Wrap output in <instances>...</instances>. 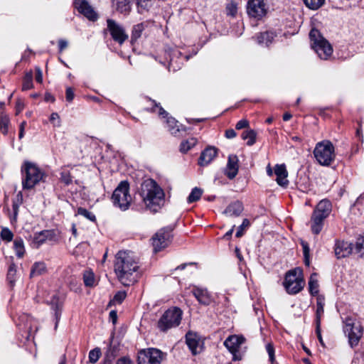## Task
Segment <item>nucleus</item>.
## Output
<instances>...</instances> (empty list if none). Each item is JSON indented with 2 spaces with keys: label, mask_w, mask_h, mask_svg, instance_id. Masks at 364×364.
<instances>
[{
  "label": "nucleus",
  "mask_w": 364,
  "mask_h": 364,
  "mask_svg": "<svg viewBox=\"0 0 364 364\" xmlns=\"http://www.w3.org/2000/svg\"><path fill=\"white\" fill-rule=\"evenodd\" d=\"M74 4L77 10L89 20L94 21L97 19V14L85 0H75Z\"/></svg>",
  "instance_id": "nucleus-16"
},
{
  "label": "nucleus",
  "mask_w": 364,
  "mask_h": 364,
  "mask_svg": "<svg viewBox=\"0 0 364 364\" xmlns=\"http://www.w3.org/2000/svg\"><path fill=\"white\" fill-rule=\"evenodd\" d=\"M139 195L146 209L156 213L165 203L163 189L153 179L148 178L142 182Z\"/></svg>",
  "instance_id": "nucleus-2"
},
{
  "label": "nucleus",
  "mask_w": 364,
  "mask_h": 364,
  "mask_svg": "<svg viewBox=\"0 0 364 364\" xmlns=\"http://www.w3.org/2000/svg\"><path fill=\"white\" fill-rule=\"evenodd\" d=\"M249 126V122L247 119H241L235 125L237 129L247 128Z\"/></svg>",
  "instance_id": "nucleus-54"
},
{
  "label": "nucleus",
  "mask_w": 364,
  "mask_h": 364,
  "mask_svg": "<svg viewBox=\"0 0 364 364\" xmlns=\"http://www.w3.org/2000/svg\"><path fill=\"white\" fill-rule=\"evenodd\" d=\"M352 244L346 241H338L335 245V255L338 259L343 258L351 254Z\"/></svg>",
  "instance_id": "nucleus-17"
},
{
  "label": "nucleus",
  "mask_w": 364,
  "mask_h": 364,
  "mask_svg": "<svg viewBox=\"0 0 364 364\" xmlns=\"http://www.w3.org/2000/svg\"><path fill=\"white\" fill-rule=\"evenodd\" d=\"M267 11L266 0H248L247 13L249 16L259 20L266 16Z\"/></svg>",
  "instance_id": "nucleus-11"
},
{
  "label": "nucleus",
  "mask_w": 364,
  "mask_h": 364,
  "mask_svg": "<svg viewBox=\"0 0 364 364\" xmlns=\"http://www.w3.org/2000/svg\"><path fill=\"white\" fill-rule=\"evenodd\" d=\"M173 228L166 227L159 230L152 237V245L155 252L166 247L171 238Z\"/></svg>",
  "instance_id": "nucleus-12"
},
{
  "label": "nucleus",
  "mask_w": 364,
  "mask_h": 364,
  "mask_svg": "<svg viewBox=\"0 0 364 364\" xmlns=\"http://www.w3.org/2000/svg\"><path fill=\"white\" fill-rule=\"evenodd\" d=\"M276 35L273 32L267 31L261 33L257 36V42L259 44L269 46L272 42Z\"/></svg>",
  "instance_id": "nucleus-28"
},
{
  "label": "nucleus",
  "mask_w": 364,
  "mask_h": 364,
  "mask_svg": "<svg viewBox=\"0 0 364 364\" xmlns=\"http://www.w3.org/2000/svg\"><path fill=\"white\" fill-rule=\"evenodd\" d=\"M202 190L198 188H194L187 198L188 203H192L198 200L202 196Z\"/></svg>",
  "instance_id": "nucleus-40"
},
{
  "label": "nucleus",
  "mask_w": 364,
  "mask_h": 364,
  "mask_svg": "<svg viewBox=\"0 0 364 364\" xmlns=\"http://www.w3.org/2000/svg\"><path fill=\"white\" fill-rule=\"evenodd\" d=\"M24 108L23 102L21 100H18L16 104V114H18Z\"/></svg>",
  "instance_id": "nucleus-59"
},
{
  "label": "nucleus",
  "mask_w": 364,
  "mask_h": 364,
  "mask_svg": "<svg viewBox=\"0 0 364 364\" xmlns=\"http://www.w3.org/2000/svg\"><path fill=\"white\" fill-rule=\"evenodd\" d=\"M283 284L288 294H296L301 291L305 285L301 269H294L287 272Z\"/></svg>",
  "instance_id": "nucleus-7"
},
{
  "label": "nucleus",
  "mask_w": 364,
  "mask_h": 364,
  "mask_svg": "<svg viewBox=\"0 0 364 364\" xmlns=\"http://www.w3.org/2000/svg\"><path fill=\"white\" fill-rule=\"evenodd\" d=\"M9 124V117L4 114L2 111L0 112V130L2 134H6L8 132V126Z\"/></svg>",
  "instance_id": "nucleus-36"
},
{
  "label": "nucleus",
  "mask_w": 364,
  "mask_h": 364,
  "mask_svg": "<svg viewBox=\"0 0 364 364\" xmlns=\"http://www.w3.org/2000/svg\"><path fill=\"white\" fill-rule=\"evenodd\" d=\"M83 282L86 287H93L95 284L94 273L91 270H86L83 273Z\"/></svg>",
  "instance_id": "nucleus-35"
},
{
  "label": "nucleus",
  "mask_w": 364,
  "mask_h": 364,
  "mask_svg": "<svg viewBox=\"0 0 364 364\" xmlns=\"http://www.w3.org/2000/svg\"><path fill=\"white\" fill-rule=\"evenodd\" d=\"M235 252L236 256L239 259V260L242 261L243 259V257L240 253L239 248L236 247Z\"/></svg>",
  "instance_id": "nucleus-64"
},
{
  "label": "nucleus",
  "mask_w": 364,
  "mask_h": 364,
  "mask_svg": "<svg viewBox=\"0 0 364 364\" xmlns=\"http://www.w3.org/2000/svg\"><path fill=\"white\" fill-rule=\"evenodd\" d=\"M131 1L132 0H112V4L117 11L127 15L131 10Z\"/></svg>",
  "instance_id": "nucleus-27"
},
{
  "label": "nucleus",
  "mask_w": 364,
  "mask_h": 364,
  "mask_svg": "<svg viewBox=\"0 0 364 364\" xmlns=\"http://www.w3.org/2000/svg\"><path fill=\"white\" fill-rule=\"evenodd\" d=\"M266 349L269 354L270 360L273 362L274 360V350L273 346L271 343H268L266 346Z\"/></svg>",
  "instance_id": "nucleus-52"
},
{
  "label": "nucleus",
  "mask_w": 364,
  "mask_h": 364,
  "mask_svg": "<svg viewBox=\"0 0 364 364\" xmlns=\"http://www.w3.org/2000/svg\"><path fill=\"white\" fill-rule=\"evenodd\" d=\"M274 173L277 176L276 181L280 186L287 187L289 184L287 180L288 172L284 164H277L274 168Z\"/></svg>",
  "instance_id": "nucleus-19"
},
{
  "label": "nucleus",
  "mask_w": 364,
  "mask_h": 364,
  "mask_svg": "<svg viewBox=\"0 0 364 364\" xmlns=\"http://www.w3.org/2000/svg\"><path fill=\"white\" fill-rule=\"evenodd\" d=\"M142 29H143V26L141 24H137L136 26H134V28H133V36H134L135 38H138L141 35V33L142 31Z\"/></svg>",
  "instance_id": "nucleus-53"
},
{
  "label": "nucleus",
  "mask_w": 364,
  "mask_h": 364,
  "mask_svg": "<svg viewBox=\"0 0 364 364\" xmlns=\"http://www.w3.org/2000/svg\"><path fill=\"white\" fill-rule=\"evenodd\" d=\"M14 247L16 255L18 258H22L25 254L23 241L21 238H16L14 242Z\"/></svg>",
  "instance_id": "nucleus-33"
},
{
  "label": "nucleus",
  "mask_w": 364,
  "mask_h": 364,
  "mask_svg": "<svg viewBox=\"0 0 364 364\" xmlns=\"http://www.w3.org/2000/svg\"><path fill=\"white\" fill-rule=\"evenodd\" d=\"M137 259L130 251H119L116 255L114 272L124 286H130L137 280L139 271Z\"/></svg>",
  "instance_id": "nucleus-1"
},
{
  "label": "nucleus",
  "mask_w": 364,
  "mask_h": 364,
  "mask_svg": "<svg viewBox=\"0 0 364 364\" xmlns=\"http://www.w3.org/2000/svg\"><path fill=\"white\" fill-rule=\"evenodd\" d=\"M311 46L318 57L327 60L333 53L331 44L321 35L318 30L312 28L309 33Z\"/></svg>",
  "instance_id": "nucleus-5"
},
{
  "label": "nucleus",
  "mask_w": 364,
  "mask_h": 364,
  "mask_svg": "<svg viewBox=\"0 0 364 364\" xmlns=\"http://www.w3.org/2000/svg\"><path fill=\"white\" fill-rule=\"evenodd\" d=\"M217 155V149L214 147L205 149L200 154L198 160L200 166H206L210 164Z\"/></svg>",
  "instance_id": "nucleus-22"
},
{
  "label": "nucleus",
  "mask_w": 364,
  "mask_h": 364,
  "mask_svg": "<svg viewBox=\"0 0 364 364\" xmlns=\"http://www.w3.org/2000/svg\"><path fill=\"white\" fill-rule=\"evenodd\" d=\"M33 87V72L30 71L25 75L23 78L22 89L28 90Z\"/></svg>",
  "instance_id": "nucleus-38"
},
{
  "label": "nucleus",
  "mask_w": 364,
  "mask_h": 364,
  "mask_svg": "<svg viewBox=\"0 0 364 364\" xmlns=\"http://www.w3.org/2000/svg\"><path fill=\"white\" fill-rule=\"evenodd\" d=\"M343 331L348 338L350 346L351 347L356 346L363 333V326L360 323L353 318H346Z\"/></svg>",
  "instance_id": "nucleus-9"
},
{
  "label": "nucleus",
  "mask_w": 364,
  "mask_h": 364,
  "mask_svg": "<svg viewBox=\"0 0 364 364\" xmlns=\"http://www.w3.org/2000/svg\"><path fill=\"white\" fill-rule=\"evenodd\" d=\"M101 355V350L99 348H95L89 353V361L95 364L97 362Z\"/></svg>",
  "instance_id": "nucleus-43"
},
{
  "label": "nucleus",
  "mask_w": 364,
  "mask_h": 364,
  "mask_svg": "<svg viewBox=\"0 0 364 364\" xmlns=\"http://www.w3.org/2000/svg\"><path fill=\"white\" fill-rule=\"evenodd\" d=\"M46 271V266L44 262H37L33 264L31 270V277H36L44 274Z\"/></svg>",
  "instance_id": "nucleus-29"
},
{
  "label": "nucleus",
  "mask_w": 364,
  "mask_h": 364,
  "mask_svg": "<svg viewBox=\"0 0 364 364\" xmlns=\"http://www.w3.org/2000/svg\"><path fill=\"white\" fill-rule=\"evenodd\" d=\"M65 95H66V100L68 102H71L73 100L74 96H75L74 92L71 87H68L66 89Z\"/></svg>",
  "instance_id": "nucleus-57"
},
{
  "label": "nucleus",
  "mask_w": 364,
  "mask_h": 364,
  "mask_svg": "<svg viewBox=\"0 0 364 364\" xmlns=\"http://www.w3.org/2000/svg\"><path fill=\"white\" fill-rule=\"evenodd\" d=\"M244 210L241 202L237 200L230 203L223 211V214L228 217H238Z\"/></svg>",
  "instance_id": "nucleus-23"
},
{
  "label": "nucleus",
  "mask_w": 364,
  "mask_h": 364,
  "mask_svg": "<svg viewBox=\"0 0 364 364\" xmlns=\"http://www.w3.org/2000/svg\"><path fill=\"white\" fill-rule=\"evenodd\" d=\"M193 294L198 302L203 305H209L212 301V296L207 289L202 287H194Z\"/></svg>",
  "instance_id": "nucleus-21"
},
{
  "label": "nucleus",
  "mask_w": 364,
  "mask_h": 364,
  "mask_svg": "<svg viewBox=\"0 0 364 364\" xmlns=\"http://www.w3.org/2000/svg\"><path fill=\"white\" fill-rule=\"evenodd\" d=\"M225 136L228 139H232L236 136V132L234 129H228L225 132Z\"/></svg>",
  "instance_id": "nucleus-61"
},
{
  "label": "nucleus",
  "mask_w": 364,
  "mask_h": 364,
  "mask_svg": "<svg viewBox=\"0 0 364 364\" xmlns=\"http://www.w3.org/2000/svg\"><path fill=\"white\" fill-rule=\"evenodd\" d=\"M163 353L156 348L142 349L138 353V364H161Z\"/></svg>",
  "instance_id": "nucleus-10"
},
{
  "label": "nucleus",
  "mask_w": 364,
  "mask_h": 364,
  "mask_svg": "<svg viewBox=\"0 0 364 364\" xmlns=\"http://www.w3.org/2000/svg\"><path fill=\"white\" fill-rule=\"evenodd\" d=\"M197 143L196 138H190L186 141H183L180 145V151L183 153H186L192 147H193Z\"/></svg>",
  "instance_id": "nucleus-34"
},
{
  "label": "nucleus",
  "mask_w": 364,
  "mask_h": 364,
  "mask_svg": "<svg viewBox=\"0 0 364 364\" xmlns=\"http://www.w3.org/2000/svg\"><path fill=\"white\" fill-rule=\"evenodd\" d=\"M36 80L39 83L43 82V73L39 67L36 68Z\"/></svg>",
  "instance_id": "nucleus-55"
},
{
  "label": "nucleus",
  "mask_w": 364,
  "mask_h": 364,
  "mask_svg": "<svg viewBox=\"0 0 364 364\" xmlns=\"http://www.w3.org/2000/svg\"><path fill=\"white\" fill-rule=\"evenodd\" d=\"M313 153L316 161L321 166H330L336 158L335 147L328 140L318 142Z\"/></svg>",
  "instance_id": "nucleus-4"
},
{
  "label": "nucleus",
  "mask_w": 364,
  "mask_h": 364,
  "mask_svg": "<svg viewBox=\"0 0 364 364\" xmlns=\"http://www.w3.org/2000/svg\"><path fill=\"white\" fill-rule=\"evenodd\" d=\"M50 303H51V305H52V308L55 311V318H56V319L58 321L59 319L60 316V312L59 311L60 305L58 304V296L56 295H54L52 297Z\"/></svg>",
  "instance_id": "nucleus-46"
},
{
  "label": "nucleus",
  "mask_w": 364,
  "mask_h": 364,
  "mask_svg": "<svg viewBox=\"0 0 364 364\" xmlns=\"http://www.w3.org/2000/svg\"><path fill=\"white\" fill-rule=\"evenodd\" d=\"M235 227V225H233V226L232 227V228H231L229 231H228V232H227L223 235V239H224V240H229L231 238V237H232V232H233V231H234Z\"/></svg>",
  "instance_id": "nucleus-62"
},
{
  "label": "nucleus",
  "mask_w": 364,
  "mask_h": 364,
  "mask_svg": "<svg viewBox=\"0 0 364 364\" xmlns=\"http://www.w3.org/2000/svg\"><path fill=\"white\" fill-rule=\"evenodd\" d=\"M16 275V266L14 263H11L9 265L8 273H7V280L9 281L11 286H13L15 283Z\"/></svg>",
  "instance_id": "nucleus-39"
},
{
  "label": "nucleus",
  "mask_w": 364,
  "mask_h": 364,
  "mask_svg": "<svg viewBox=\"0 0 364 364\" xmlns=\"http://www.w3.org/2000/svg\"><path fill=\"white\" fill-rule=\"evenodd\" d=\"M257 133L252 129L246 130L242 134V139L247 140V144L248 146L253 145L256 141Z\"/></svg>",
  "instance_id": "nucleus-32"
},
{
  "label": "nucleus",
  "mask_w": 364,
  "mask_h": 364,
  "mask_svg": "<svg viewBox=\"0 0 364 364\" xmlns=\"http://www.w3.org/2000/svg\"><path fill=\"white\" fill-rule=\"evenodd\" d=\"M126 293L124 291H118L114 296V300L118 303H122L126 298Z\"/></svg>",
  "instance_id": "nucleus-51"
},
{
  "label": "nucleus",
  "mask_w": 364,
  "mask_h": 364,
  "mask_svg": "<svg viewBox=\"0 0 364 364\" xmlns=\"http://www.w3.org/2000/svg\"><path fill=\"white\" fill-rule=\"evenodd\" d=\"M109 316L112 319L113 323H115L117 321V312L114 311H110Z\"/></svg>",
  "instance_id": "nucleus-63"
},
{
  "label": "nucleus",
  "mask_w": 364,
  "mask_h": 364,
  "mask_svg": "<svg viewBox=\"0 0 364 364\" xmlns=\"http://www.w3.org/2000/svg\"><path fill=\"white\" fill-rule=\"evenodd\" d=\"M305 5L312 10L319 9L325 2V0H304Z\"/></svg>",
  "instance_id": "nucleus-42"
},
{
  "label": "nucleus",
  "mask_w": 364,
  "mask_h": 364,
  "mask_svg": "<svg viewBox=\"0 0 364 364\" xmlns=\"http://www.w3.org/2000/svg\"><path fill=\"white\" fill-rule=\"evenodd\" d=\"M151 107H148L147 109L157 112L158 114L162 118L166 119V123L167 124L168 130L172 134H176L179 131V128L177 125L176 119L171 117H168V114L166 112L160 105L157 104L154 100H149Z\"/></svg>",
  "instance_id": "nucleus-14"
},
{
  "label": "nucleus",
  "mask_w": 364,
  "mask_h": 364,
  "mask_svg": "<svg viewBox=\"0 0 364 364\" xmlns=\"http://www.w3.org/2000/svg\"><path fill=\"white\" fill-rule=\"evenodd\" d=\"M77 215H82L92 222L96 220V217L92 212L82 207L77 208Z\"/></svg>",
  "instance_id": "nucleus-41"
},
{
  "label": "nucleus",
  "mask_w": 364,
  "mask_h": 364,
  "mask_svg": "<svg viewBox=\"0 0 364 364\" xmlns=\"http://www.w3.org/2000/svg\"><path fill=\"white\" fill-rule=\"evenodd\" d=\"M50 121L53 124L55 127H59L60 126V117L58 113L53 112L50 117Z\"/></svg>",
  "instance_id": "nucleus-49"
},
{
  "label": "nucleus",
  "mask_w": 364,
  "mask_h": 364,
  "mask_svg": "<svg viewBox=\"0 0 364 364\" xmlns=\"http://www.w3.org/2000/svg\"><path fill=\"white\" fill-rule=\"evenodd\" d=\"M301 245L303 247L304 257H306V256H309L310 249L309 247L308 243L306 242H302Z\"/></svg>",
  "instance_id": "nucleus-58"
},
{
  "label": "nucleus",
  "mask_w": 364,
  "mask_h": 364,
  "mask_svg": "<svg viewBox=\"0 0 364 364\" xmlns=\"http://www.w3.org/2000/svg\"><path fill=\"white\" fill-rule=\"evenodd\" d=\"M116 364H132V360L127 357H122L117 360Z\"/></svg>",
  "instance_id": "nucleus-60"
},
{
  "label": "nucleus",
  "mask_w": 364,
  "mask_h": 364,
  "mask_svg": "<svg viewBox=\"0 0 364 364\" xmlns=\"http://www.w3.org/2000/svg\"><path fill=\"white\" fill-rule=\"evenodd\" d=\"M245 341L242 336L232 335L228 336L224 341V346L234 355V360H237L235 353L239 350L242 344Z\"/></svg>",
  "instance_id": "nucleus-15"
},
{
  "label": "nucleus",
  "mask_w": 364,
  "mask_h": 364,
  "mask_svg": "<svg viewBox=\"0 0 364 364\" xmlns=\"http://www.w3.org/2000/svg\"><path fill=\"white\" fill-rule=\"evenodd\" d=\"M112 200L114 205L120 210L124 211L129 208L132 199L129 194V185L127 181H122L119 183L112 193Z\"/></svg>",
  "instance_id": "nucleus-6"
},
{
  "label": "nucleus",
  "mask_w": 364,
  "mask_h": 364,
  "mask_svg": "<svg viewBox=\"0 0 364 364\" xmlns=\"http://www.w3.org/2000/svg\"><path fill=\"white\" fill-rule=\"evenodd\" d=\"M354 250L360 257H364V234L357 238L354 246Z\"/></svg>",
  "instance_id": "nucleus-37"
},
{
  "label": "nucleus",
  "mask_w": 364,
  "mask_h": 364,
  "mask_svg": "<svg viewBox=\"0 0 364 364\" xmlns=\"http://www.w3.org/2000/svg\"><path fill=\"white\" fill-rule=\"evenodd\" d=\"M324 313V301L321 298L317 299L316 302V323L318 328L320 327L321 318Z\"/></svg>",
  "instance_id": "nucleus-30"
},
{
  "label": "nucleus",
  "mask_w": 364,
  "mask_h": 364,
  "mask_svg": "<svg viewBox=\"0 0 364 364\" xmlns=\"http://www.w3.org/2000/svg\"><path fill=\"white\" fill-rule=\"evenodd\" d=\"M115 355L113 354L112 352H111V349H109L106 355L104 360V364H112V360L114 358Z\"/></svg>",
  "instance_id": "nucleus-50"
},
{
  "label": "nucleus",
  "mask_w": 364,
  "mask_h": 364,
  "mask_svg": "<svg viewBox=\"0 0 364 364\" xmlns=\"http://www.w3.org/2000/svg\"><path fill=\"white\" fill-rule=\"evenodd\" d=\"M238 158L236 155H230L225 173L230 179H233L238 173Z\"/></svg>",
  "instance_id": "nucleus-20"
},
{
  "label": "nucleus",
  "mask_w": 364,
  "mask_h": 364,
  "mask_svg": "<svg viewBox=\"0 0 364 364\" xmlns=\"http://www.w3.org/2000/svg\"><path fill=\"white\" fill-rule=\"evenodd\" d=\"M182 318V311L179 308L173 307L166 310L158 321V328L161 331L178 326Z\"/></svg>",
  "instance_id": "nucleus-8"
},
{
  "label": "nucleus",
  "mask_w": 364,
  "mask_h": 364,
  "mask_svg": "<svg viewBox=\"0 0 364 364\" xmlns=\"http://www.w3.org/2000/svg\"><path fill=\"white\" fill-rule=\"evenodd\" d=\"M1 237L6 242H11L13 240L14 234L7 228H4L1 232Z\"/></svg>",
  "instance_id": "nucleus-48"
},
{
  "label": "nucleus",
  "mask_w": 364,
  "mask_h": 364,
  "mask_svg": "<svg viewBox=\"0 0 364 364\" xmlns=\"http://www.w3.org/2000/svg\"><path fill=\"white\" fill-rule=\"evenodd\" d=\"M23 189L31 190L43 181L46 175L36 164L25 161L21 168Z\"/></svg>",
  "instance_id": "nucleus-3"
},
{
  "label": "nucleus",
  "mask_w": 364,
  "mask_h": 364,
  "mask_svg": "<svg viewBox=\"0 0 364 364\" xmlns=\"http://www.w3.org/2000/svg\"><path fill=\"white\" fill-rule=\"evenodd\" d=\"M309 290L311 295H316L318 293V282L317 280V274L314 273L311 275L309 281Z\"/></svg>",
  "instance_id": "nucleus-31"
},
{
  "label": "nucleus",
  "mask_w": 364,
  "mask_h": 364,
  "mask_svg": "<svg viewBox=\"0 0 364 364\" xmlns=\"http://www.w3.org/2000/svg\"><path fill=\"white\" fill-rule=\"evenodd\" d=\"M250 225V222L248 219L245 218L243 220L242 223L238 227L237 231L236 232L235 236L237 237H241L247 228Z\"/></svg>",
  "instance_id": "nucleus-44"
},
{
  "label": "nucleus",
  "mask_w": 364,
  "mask_h": 364,
  "mask_svg": "<svg viewBox=\"0 0 364 364\" xmlns=\"http://www.w3.org/2000/svg\"><path fill=\"white\" fill-rule=\"evenodd\" d=\"M68 46V42L66 40L64 39H60L58 41V48L59 52H63V50H65Z\"/></svg>",
  "instance_id": "nucleus-56"
},
{
  "label": "nucleus",
  "mask_w": 364,
  "mask_h": 364,
  "mask_svg": "<svg viewBox=\"0 0 364 364\" xmlns=\"http://www.w3.org/2000/svg\"><path fill=\"white\" fill-rule=\"evenodd\" d=\"M107 30L115 42L122 45L128 39L129 36L125 29L114 20L107 19Z\"/></svg>",
  "instance_id": "nucleus-13"
},
{
  "label": "nucleus",
  "mask_w": 364,
  "mask_h": 364,
  "mask_svg": "<svg viewBox=\"0 0 364 364\" xmlns=\"http://www.w3.org/2000/svg\"><path fill=\"white\" fill-rule=\"evenodd\" d=\"M51 236L52 232L50 230H43L34 234L32 241L33 246L36 248H38L48 239H50Z\"/></svg>",
  "instance_id": "nucleus-24"
},
{
  "label": "nucleus",
  "mask_w": 364,
  "mask_h": 364,
  "mask_svg": "<svg viewBox=\"0 0 364 364\" xmlns=\"http://www.w3.org/2000/svg\"><path fill=\"white\" fill-rule=\"evenodd\" d=\"M226 13L227 15L230 16H235L237 13V4L231 1L230 3L228 4L226 6Z\"/></svg>",
  "instance_id": "nucleus-47"
},
{
  "label": "nucleus",
  "mask_w": 364,
  "mask_h": 364,
  "mask_svg": "<svg viewBox=\"0 0 364 364\" xmlns=\"http://www.w3.org/2000/svg\"><path fill=\"white\" fill-rule=\"evenodd\" d=\"M60 181L66 186L70 185L73 181L70 171L67 170H63L60 172Z\"/></svg>",
  "instance_id": "nucleus-45"
},
{
  "label": "nucleus",
  "mask_w": 364,
  "mask_h": 364,
  "mask_svg": "<svg viewBox=\"0 0 364 364\" xmlns=\"http://www.w3.org/2000/svg\"><path fill=\"white\" fill-rule=\"evenodd\" d=\"M331 211V203L328 200H322L317 205L314 213L327 218Z\"/></svg>",
  "instance_id": "nucleus-26"
},
{
  "label": "nucleus",
  "mask_w": 364,
  "mask_h": 364,
  "mask_svg": "<svg viewBox=\"0 0 364 364\" xmlns=\"http://www.w3.org/2000/svg\"><path fill=\"white\" fill-rule=\"evenodd\" d=\"M326 218L313 213L311 216V231L314 234L318 235L323 228V221Z\"/></svg>",
  "instance_id": "nucleus-25"
},
{
  "label": "nucleus",
  "mask_w": 364,
  "mask_h": 364,
  "mask_svg": "<svg viewBox=\"0 0 364 364\" xmlns=\"http://www.w3.org/2000/svg\"><path fill=\"white\" fill-rule=\"evenodd\" d=\"M186 342L193 355H196L200 352V341L196 333L188 332L186 335Z\"/></svg>",
  "instance_id": "nucleus-18"
}]
</instances>
